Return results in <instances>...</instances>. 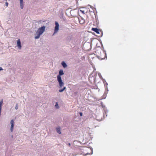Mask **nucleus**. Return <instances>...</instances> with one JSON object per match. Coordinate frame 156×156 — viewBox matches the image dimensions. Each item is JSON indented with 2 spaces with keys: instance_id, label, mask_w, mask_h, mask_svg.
<instances>
[{
  "instance_id": "nucleus-1",
  "label": "nucleus",
  "mask_w": 156,
  "mask_h": 156,
  "mask_svg": "<svg viewBox=\"0 0 156 156\" xmlns=\"http://www.w3.org/2000/svg\"><path fill=\"white\" fill-rule=\"evenodd\" d=\"M46 27L43 26L38 29L35 35V38L36 39L39 38L40 36L42 35L45 30Z\"/></svg>"
},
{
  "instance_id": "nucleus-2",
  "label": "nucleus",
  "mask_w": 156,
  "mask_h": 156,
  "mask_svg": "<svg viewBox=\"0 0 156 156\" xmlns=\"http://www.w3.org/2000/svg\"><path fill=\"white\" fill-rule=\"evenodd\" d=\"M55 27L54 33L53 35H54L55 34L57 33L58 32L59 30V23L58 22L55 21Z\"/></svg>"
},
{
  "instance_id": "nucleus-3",
  "label": "nucleus",
  "mask_w": 156,
  "mask_h": 156,
  "mask_svg": "<svg viewBox=\"0 0 156 156\" xmlns=\"http://www.w3.org/2000/svg\"><path fill=\"white\" fill-rule=\"evenodd\" d=\"M57 79L59 87L60 88H62L64 87V83L62 81V78H57Z\"/></svg>"
},
{
  "instance_id": "nucleus-4",
  "label": "nucleus",
  "mask_w": 156,
  "mask_h": 156,
  "mask_svg": "<svg viewBox=\"0 0 156 156\" xmlns=\"http://www.w3.org/2000/svg\"><path fill=\"white\" fill-rule=\"evenodd\" d=\"M10 123L11 124L10 130L11 132H12L13 130V128L14 126L15 123L13 120H12L10 122Z\"/></svg>"
},
{
  "instance_id": "nucleus-5",
  "label": "nucleus",
  "mask_w": 156,
  "mask_h": 156,
  "mask_svg": "<svg viewBox=\"0 0 156 156\" xmlns=\"http://www.w3.org/2000/svg\"><path fill=\"white\" fill-rule=\"evenodd\" d=\"M64 74L63 70L62 69H60L59 72V74L57 76V78H61V76Z\"/></svg>"
},
{
  "instance_id": "nucleus-6",
  "label": "nucleus",
  "mask_w": 156,
  "mask_h": 156,
  "mask_svg": "<svg viewBox=\"0 0 156 156\" xmlns=\"http://www.w3.org/2000/svg\"><path fill=\"white\" fill-rule=\"evenodd\" d=\"M17 45L18 47V48L20 49L21 48V42L20 39H18L17 41Z\"/></svg>"
},
{
  "instance_id": "nucleus-7",
  "label": "nucleus",
  "mask_w": 156,
  "mask_h": 156,
  "mask_svg": "<svg viewBox=\"0 0 156 156\" xmlns=\"http://www.w3.org/2000/svg\"><path fill=\"white\" fill-rule=\"evenodd\" d=\"M79 21L80 23L81 24H83L85 23V20L82 17L79 19Z\"/></svg>"
},
{
  "instance_id": "nucleus-8",
  "label": "nucleus",
  "mask_w": 156,
  "mask_h": 156,
  "mask_svg": "<svg viewBox=\"0 0 156 156\" xmlns=\"http://www.w3.org/2000/svg\"><path fill=\"white\" fill-rule=\"evenodd\" d=\"M92 30L94 31L97 34H100V32H99V30L97 28H92Z\"/></svg>"
},
{
  "instance_id": "nucleus-9",
  "label": "nucleus",
  "mask_w": 156,
  "mask_h": 156,
  "mask_svg": "<svg viewBox=\"0 0 156 156\" xmlns=\"http://www.w3.org/2000/svg\"><path fill=\"white\" fill-rule=\"evenodd\" d=\"M20 8L23 9V0H19Z\"/></svg>"
},
{
  "instance_id": "nucleus-10",
  "label": "nucleus",
  "mask_w": 156,
  "mask_h": 156,
  "mask_svg": "<svg viewBox=\"0 0 156 156\" xmlns=\"http://www.w3.org/2000/svg\"><path fill=\"white\" fill-rule=\"evenodd\" d=\"M61 64L62 66L64 68L66 67L67 66L66 63L64 61H63L62 62Z\"/></svg>"
},
{
  "instance_id": "nucleus-11",
  "label": "nucleus",
  "mask_w": 156,
  "mask_h": 156,
  "mask_svg": "<svg viewBox=\"0 0 156 156\" xmlns=\"http://www.w3.org/2000/svg\"><path fill=\"white\" fill-rule=\"evenodd\" d=\"M57 132L59 134H60L61 133V131L60 128V127L56 128Z\"/></svg>"
},
{
  "instance_id": "nucleus-12",
  "label": "nucleus",
  "mask_w": 156,
  "mask_h": 156,
  "mask_svg": "<svg viewBox=\"0 0 156 156\" xmlns=\"http://www.w3.org/2000/svg\"><path fill=\"white\" fill-rule=\"evenodd\" d=\"M3 100H2L0 101V112L1 113V109H2V105L3 104Z\"/></svg>"
},
{
  "instance_id": "nucleus-13",
  "label": "nucleus",
  "mask_w": 156,
  "mask_h": 156,
  "mask_svg": "<svg viewBox=\"0 0 156 156\" xmlns=\"http://www.w3.org/2000/svg\"><path fill=\"white\" fill-rule=\"evenodd\" d=\"M66 89V87H64L62 89H60L59 90V91L60 92H62Z\"/></svg>"
},
{
  "instance_id": "nucleus-14",
  "label": "nucleus",
  "mask_w": 156,
  "mask_h": 156,
  "mask_svg": "<svg viewBox=\"0 0 156 156\" xmlns=\"http://www.w3.org/2000/svg\"><path fill=\"white\" fill-rule=\"evenodd\" d=\"M74 11H75L74 10H71L70 11V14H71V16H74L73 13L74 12Z\"/></svg>"
},
{
  "instance_id": "nucleus-15",
  "label": "nucleus",
  "mask_w": 156,
  "mask_h": 156,
  "mask_svg": "<svg viewBox=\"0 0 156 156\" xmlns=\"http://www.w3.org/2000/svg\"><path fill=\"white\" fill-rule=\"evenodd\" d=\"M19 107V105L18 104H16V106L15 107V109L16 110H17Z\"/></svg>"
},
{
  "instance_id": "nucleus-16",
  "label": "nucleus",
  "mask_w": 156,
  "mask_h": 156,
  "mask_svg": "<svg viewBox=\"0 0 156 156\" xmlns=\"http://www.w3.org/2000/svg\"><path fill=\"white\" fill-rule=\"evenodd\" d=\"M55 106L56 107V108H59V106H58V103L57 102H56V105H55Z\"/></svg>"
},
{
  "instance_id": "nucleus-17",
  "label": "nucleus",
  "mask_w": 156,
  "mask_h": 156,
  "mask_svg": "<svg viewBox=\"0 0 156 156\" xmlns=\"http://www.w3.org/2000/svg\"><path fill=\"white\" fill-rule=\"evenodd\" d=\"M5 5L7 7H8V3L7 2H6L5 3Z\"/></svg>"
},
{
  "instance_id": "nucleus-18",
  "label": "nucleus",
  "mask_w": 156,
  "mask_h": 156,
  "mask_svg": "<svg viewBox=\"0 0 156 156\" xmlns=\"http://www.w3.org/2000/svg\"><path fill=\"white\" fill-rule=\"evenodd\" d=\"M80 115L81 116H82V115H83V114L81 112H80Z\"/></svg>"
},
{
  "instance_id": "nucleus-19",
  "label": "nucleus",
  "mask_w": 156,
  "mask_h": 156,
  "mask_svg": "<svg viewBox=\"0 0 156 156\" xmlns=\"http://www.w3.org/2000/svg\"><path fill=\"white\" fill-rule=\"evenodd\" d=\"M3 70V69L1 67H0V71Z\"/></svg>"
},
{
  "instance_id": "nucleus-20",
  "label": "nucleus",
  "mask_w": 156,
  "mask_h": 156,
  "mask_svg": "<svg viewBox=\"0 0 156 156\" xmlns=\"http://www.w3.org/2000/svg\"><path fill=\"white\" fill-rule=\"evenodd\" d=\"M80 11L82 12V13H83L84 14V11H82L81 10H80Z\"/></svg>"
},
{
  "instance_id": "nucleus-21",
  "label": "nucleus",
  "mask_w": 156,
  "mask_h": 156,
  "mask_svg": "<svg viewBox=\"0 0 156 156\" xmlns=\"http://www.w3.org/2000/svg\"><path fill=\"white\" fill-rule=\"evenodd\" d=\"M68 145H69V146H70L71 144H70V143H69V144H68Z\"/></svg>"
}]
</instances>
